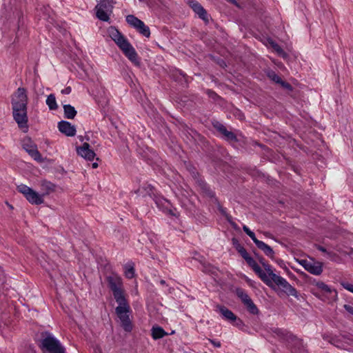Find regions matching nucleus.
Returning a JSON list of instances; mask_svg holds the SVG:
<instances>
[{
    "mask_svg": "<svg viewBox=\"0 0 353 353\" xmlns=\"http://www.w3.org/2000/svg\"><path fill=\"white\" fill-rule=\"evenodd\" d=\"M12 114L14 121L19 128H28L27 90L24 88H19L14 92L11 99Z\"/></svg>",
    "mask_w": 353,
    "mask_h": 353,
    "instance_id": "nucleus-1",
    "label": "nucleus"
},
{
    "mask_svg": "<svg viewBox=\"0 0 353 353\" xmlns=\"http://www.w3.org/2000/svg\"><path fill=\"white\" fill-rule=\"evenodd\" d=\"M254 254L259 262L262 265L264 270H265L266 272L265 273L266 274L267 276L273 284L274 288L272 289L276 290L275 285H277L281 288V292L288 296H293L296 298H298L299 293L296 288L292 286L285 279L274 273L272 267L266 262L265 259L262 256L259 255L256 252H254Z\"/></svg>",
    "mask_w": 353,
    "mask_h": 353,
    "instance_id": "nucleus-2",
    "label": "nucleus"
},
{
    "mask_svg": "<svg viewBox=\"0 0 353 353\" xmlns=\"http://www.w3.org/2000/svg\"><path fill=\"white\" fill-rule=\"evenodd\" d=\"M108 32L111 39L124 55L135 65H140L141 62L138 54L128 40L115 28L111 27Z\"/></svg>",
    "mask_w": 353,
    "mask_h": 353,
    "instance_id": "nucleus-3",
    "label": "nucleus"
},
{
    "mask_svg": "<svg viewBox=\"0 0 353 353\" xmlns=\"http://www.w3.org/2000/svg\"><path fill=\"white\" fill-rule=\"evenodd\" d=\"M232 245L240 254L241 257L246 261L249 267H250L254 273L261 279V281L265 283L268 287L274 288V285L271 281L267 276L264 271L258 265L256 261L248 254L245 248L242 246L239 240L236 238L232 239Z\"/></svg>",
    "mask_w": 353,
    "mask_h": 353,
    "instance_id": "nucleus-4",
    "label": "nucleus"
},
{
    "mask_svg": "<svg viewBox=\"0 0 353 353\" xmlns=\"http://www.w3.org/2000/svg\"><path fill=\"white\" fill-rule=\"evenodd\" d=\"M39 348L43 352L48 353H65V347L49 332H41V339L39 340Z\"/></svg>",
    "mask_w": 353,
    "mask_h": 353,
    "instance_id": "nucleus-5",
    "label": "nucleus"
},
{
    "mask_svg": "<svg viewBox=\"0 0 353 353\" xmlns=\"http://www.w3.org/2000/svg\"><path fill=\"white\" fill-rule=\"evenodd\" d=\"M108 288L112 291L116 302L127 299L123 289V280L117 274L112 273L105 277Z\"/></svg>",
    "mask_w": 353,
    "mask_h": 353,
    "instance_id": "nucleus-6",
    "label": "nucleus"
},
{
    "mask_svg": "<svg viewBox=\"0 0 353 353\" xmlns=\"http://www.w3.org/2000/svg\"><path fill=\"white\" fill-rule=\"evenodd\" d=\"M117 303L118 306L115 308V312L121 321V326L125 332H130L132 330L133 326L129 316L131 309L128 300L125 299L123 301H121Z\"/></svg>",
    "mask_w": 353,
    "mask_h": 353,
    "instance_id": "nucleus-7",
    "label": "nucleus"
},
{
    "mask_svg": "<svg viewBox=\"0 0 353 353\" xmlns=\"http://www.w3.org/2000/svg\"><path fill=\"white\" fill-rule=\"evenodd\" d=\"M17 190L19 192L23 194L28 201L32 205H38L44 203L41 193L39 194L26 185L21 184L17 186Z\"/></svg>",
    "mask_w": 353,
    "mask_h": 353,
    "instance_id": "nucleus-8",
    "label": "nucleus"
},
{
    "mask_svg": "<svg viewBox=\"0 0 353 353\" xmlns=\"http://www.w3.org/2000/svg\"><path fill=\"white\" fill-rule=\"evenodd\" d=\"M115 2L113 0H100L95 9L97 17L103 21L110 20V14L112 13Z\"/></svg>",
    "mask_w": 353,
    "mask_h": 353,
    "instance_id": "nucleus-9",
    "label": "nucleus"
},
{
    "mask_svg": "<svg viewBox=\"0 0 353 353\" xmlns=\"http://www.w3.org/2000/svg\"><path fill=\"white\" fill-rule=\"evenodd\" d=\"M127 23L134 28L139 34L149 38L150 37V28L146 26L143 21L138 19L133 14H129L126 17Z\"/></svg>",
    "mask_w": 353,
    "mask_h": 353,
    "instance_id": "nucleus-10",
    "label": "nucleus"
},
{
    "mask_svg": "<svg viewBox=\"0 0 353 353\" xmlns=\"http://www.w3.org/2000/svg\"><path fill=\"white\" fill-rule=\"evenodd\" d=\"M146 194L152 199L158 208L164 210L163 203L170 204V201L161 195L156 188L151 184H146L143 187Z\"/></svg>",
    "mask_w": 353,
    "mask_h": 353,
    "instance_id": "nucleus-11",
    "label": "nucleus"
},
{
    "mask_svg": "<svg viewBox=\"0 0 353 353\" xmlns=\"http://www.w3.org/2000/svg\"><path fill=\"white\" fill-rule=\"evenodd\" d=\"M305 270L314 275H320L323 272V263L311 259L310 261L303 259L299 261Z\"/></svg>",
    "mask_w": 353,
    "mask_h": 353,
    "instance_id": "nucleus-12",
    "label": "nucleus"
},
{
    "mask_svg": "<svg viewBox=\"0 0 353 353\" xmlns=\"http://www.w3.org/2000/svg\"><path fill=\"white\" fill-rule=\"evenodd\" d=\"M212 125L214 129L223 137L227 141L238 142L236 135L232 131L227 130L226 127L217 120H213Z\"/></svg>",
    "mask_w": 353,
    "mask_h": 353,
    "instance_id": "nucleus-13",
    "label": "nucleus"
},
{
    "mask_svg": "<svg viewBox=\"0 0 353 353\" xmlns=\"http://www.w3.org/2000/svg\"><path fill=\"white\" fill-rule=\"evenodd\" d=\"M185 3L205 23L209 22V16L205 9L196 0H185Z\"/></svg>",
    "mask_w": 353,
    "mask_h": 353,
    "instance_id": "nucleus-14",
    "label": "nucleus"
},
{
    "mask_svg": "<svg viewBox=\"0 0 353 353\" xmlns=\"http://www.w3.org/2000/svg\"><path fill=\"white\" fill-rule=\"evenodd\" d=\"M22 146L34 160L38 162L43 161L42 156L38 150L37 145L32 143L30 139L27 141H24Z\"/></svg>",
    "mask_w": 353,
    "mask_h": 353,
    "instance_id": "nucleus-15",
    "label": "nucleus"
},
{
    "mask_svg": "<svg viewBox=\"0 0 353 353\" xmlns=\"http://www.w3.org/2000/svg\"><path fill=\"white\" fill-rule=\"evenodd\" d=\"M197 260L199 261L202 265L201 271L203 272L210 274L214 278L219 276L220 271L218 268L205 261L203 256H199V259Z\"/></svg>",
    "mask_w": 353,
    "mask_h": 353,
    "instance_id": "nucleus-16",
    "label": "nucleus"
},
{
    "mask_svg": "<svg viewBox=\"0 0 353 353\" xmlns=\"http://www.w3.org/2000/svg\"><path fill=\"white\" fill-rule=\"evenodd\" d=\"M196 184L200 188L201 193L205 196H207L212 199V201H213L214 199L217 198L216 196L214 191L211 189L210 185L205 181V180L203 178L199 179L197 180V182H196Z\"/></svg>",
    "mask_w": 353,
    "mask_h": 353,
    "instance_id": "nucleus-17",
    "label": "nucleus"
},
{
    "mask_svg": "<svg viewBox=\"0 0 353 353\" xmlns=\"http://www.w3.org/2000/svg\"><path fill=\"white\" fill-rule=\"evenodd\" d=\"M77 152L79 155L88 161H92L96 156L95 152L90 149L88 143H84L82 146L77 147Z\"/></svg>",
    "mask_w": 353,
    "mask_h": 353,
    "instance_id": "nucleus-18",
    "label": "nucleus"
},
{
    "mask_svg": "<svg viewBox=\"0 0 353 353\" xmlns=\"http://www.w3.org/2000/svg\"><path fill=\"white\" fill-rule=\"evenodd\" d=\"M58 129L63 134L67 137H74L76 134V128L69 121H61L58 123Z\"/></svg>",
    "mask_w": 353,
    "mask_h": 353,
    "instance_id": "nucleus-19",
    "label": "nucleus"
},
{
    "mask_svg": "<svg viewBox=\"0 0 353 353\" xmlns=\"http://www.w3.org/2000/svg\"><path fill=\"white\" fill-rule=\"evenodd\" d=\"M292 353H307V351L303 345L302 341L292 335V339L288 342Z\"/></svg>",
    "mask_w": 353,
    "mask_h": 353,
    "instance_id": "nucleus-20",
    "label": "nucleus"
},
{
    "mask_svg": "<svg viewBox=\"0 0 353 353\" xmlns=\"http://www.w3.org/2000/svg\"><path fill=\"white\" fill-rule=\"evenodd\" d=\"M216 311L219 312L223 319L231 323L236 319V315L224 305H217Z\"/></svg>",
    "mask_w": 353,
    "mask_h": 353,
    "instance_id": "nucleus-21",
    "label": "nucleus"
},
{
    "mask_svg": "<svg viewBox=\"0 0 353 353\" xmlns=\"http://www.w3.org/2000/svg\"><path fill=\"white\" fill-rule=\"evenodd\" d=\"M170 77L172 79H173L174 81L179 83V84L182 85H188V77L186 74L180 70H174L170 72Z\"/></svg>",
    "mask_w": 353,
    "mask_h": 353,
    "instance_id": "nucleus-22",
    "label": "nucleus"
},
{
    "mask_svg": "<svg viewBox=\"0 0 353 353\" xmlns=\"http://www.w3.org/2000/svg\"><path fill=\"white\" fill-rule=\"evenodd\" d=\"M41 194L43 197L49 195L55 190V185L50 181H43L41 183Z\"/></svg>",
    "mask_w": 353,
    "mask_h": 353,
    "instance_id": "nucleus-23",
    "label": "nucleus"
},
{
    "mask_svg": "<svg viewBox=\"0 0 353 353\" xmlns=\"http://www.w3.org/2000/svg\"><path fill=\"white\" fill-rule=\"evenodd\" d=\"M256 245L259 249L262 250L267 256L271 259L274 258V251L270 245L262 241H259L256 242Z\"/></svg>",
    "mask_w": 353,
    "mask_h": 353,
    "instance_id": "nucleus-24",
    "label": "nucleus"
},
{
    "mask_svg": "<svg viewBox=\"0 0 353 353\" xmlns=\"http://www.w3.org/2000/svg\"><path fill=\"white\" fill-rule=\"evenodd\" d=\"M273 333H274L276 336L280 337L283 341L286 342H290V339H292V334L286 330H283L281 328H274L272 330Z\"/></svg>",
    "mask_w": 353,
    "mask_h": 353,
    "instance_id": "nucleus-25",
    "label": "nucleus"
},
{
    "mask_svg": "<svg viewBox=\"0 0 353 353\" xmlns=\"http://www.w3.org/2000/svg\"><path fill=\"white\" fill-rule=\"evenodd\" d=\"M152 336L154 340L162 339L163 337L168 336V333L166 332L160 326H153L152 330Z\"/></svg>",
    "mask_w": 353,
    "mask_h": 353,
    "instance_id": "nucleus-26",
    "label": "nucleus"
},
{
    "mask_svg": "<svg viewBox=\"0 0 353 353\" xmlns=\"http://www.w3.org/2000/svg\"><path fill=\"white\" fill-rule=\"evenodd\" d=\"M63 111L64 117L68 119H73L77 114V112L75 110V108L70 104H66L63 105Z\"/></svg>",
    "mask_w": 353,
    "mask_h": 353,
    "instance_id": "nucleus-27",
    "label": "nucleus"
},
{
    "mask_svg": "<svg viewBox=\"0 0 353 353\" xmlns=\"http://www.w3.org/2000/svg\"><path fill=\"white\" fill-rule=\"evenodd\" d=\"M124 274L126 278L132 279L135 275L134 263L132 261L124 265Z\"/></svg>",
    "mask_w": 353,
    "mask_h": 353,
    "instance_id": "nucleus-28",
    "label": "nucleus"
},
{
    "mask_svg": "<svg viewBox=\"0 0 353 353\" xmlns=\"http://www.w3.org/2000/svg\"><path fill=\"white\" fill-rule=\"evenodd\" d=\"M46 102L50 110H55L58 108L56 97L54 94L48 95Z\"/></svg>",
    "mask_w": 353,
    "mask_h": 353,
    "instance_id": "nucleus-29",
    "label": "nucleus"
},
{
    "mask_svg": "<svg viewBox=\"0 0 353 353\" xmlns=\"http://www.w3.org/2000/svg\"><path fill=\"white\" fill-rule=\"evenodd\" d=\"M236 294L241 300L243 304L251 300L249 295L242 288H236Z\"/></svg>",
    "mask_w": 353,
    "mask_h": 353,
    "instance_id": "nucleus-30",
    "label": "nucleus"
},
{
    "mask_svg": "<svg viewBox=\"0 0 353 353\" xmlns=\"http://www.w3.org/2000/svg\"><path fill=\"white\" fill-rule=\"evenodd\" d=\"M244 305L246 307L248 311L252 314H258L259 312V309L252 299L244 303Z\"/></svg>",
    "mask_w": 353,
    "mask_h": 353,
    "instance_id": "nucleus-31",
    "label": "nucleus"
},
{
    "mask_svg": "<svg viewBox=\"0 0 353 353\" xmlns=\"http://www.w3.org/2000/svg\"><path fill=\"white\" fill-rule=\"evenodd\" d=\"M267 77L272 81L279 84L282 79L274 71L268 70L267 72Z\"/></svg>",
    "mask_w": 353,
    "mask_h": 353,
    "instance_id": "nucleus-32",
    "label": "nucleus"
},
{
    "mask_svg": "<svg viewBox=\"0 0 353 353\" xmlns=\"http://www.w3.org/2000/svg\"><path fill=\"white\" fill-rule=\"evenodd\" d=\"M165 203H163V208L164 210H162L163 212L174 217H179V213L177 212L176 208H174L173 209L168 208L167 206L165 205Z\"/></svg>",
    "mask_w": 353,
    "mask_h": 353,
    "instance_id": "nucleus-33",
    "label": "nucleus"
},
{
    "mask_svg": "<svg viewBox=\"0 0 353 353\" xmlns=\"http://www.w3.org/2000/svg\"><path fill=\"white\" fill-rule=\"evenodd\" d=\"M316 287L321 290L325 293H332V291L330 288L322 281H318L316 283Z\"/></svg>",
    "mask_w": 353,
    "mask_h": 353,
    "instance_id": "nucleus-34",
    "label": "nucleus"
},
{
    "mask_svg": "<svg viewBox=\"0 0 353 353\" xmlns=\"http://www.w3.org/2000/svg\"><path fill=\"white\" fill-rule=\"evenodd\" d=\"M243 230L245 232V234H248L252 239V240L254 241L255 244L256 243V242L259 241L256 239L254 232L251 231L248 226L243 225Z\"/></svg>",
    "mask_w": 353,
    "mask_h": 353,
    "instance_id": "nucleus-35",
    "label": "nucleus"
},
{
    "mask_svg": "<svg viewBox=\"0 0 353 353\" xmlns=\"http://www.w3.org/2000/svg\"><path fill=\"white\" fill-rule=\"evenodd\" d=\"M232 324L242 331H245V325L243 321L236 316V319L233 321Z\"/></svg>",
    "mask_w": 353,
    "mask_h": 353,
    "instance_id": "nucleus-36",
    "label": "nucleus"
},
{
    "mask_svg": "<svg viewBox=\"0 0 353 353\" xmlns=\"http://www.w3.org/2000/svg\"><path fill=\"white\" fill-rule=\"evenodd\" d=\"M212 202L216 205L219 211L223 216H225L227 214H228L226 212L225 208H223L222 205H221L218 198L214 199V200Z\"/></svg>",
    "mask_w": 353,
    "mask_h": 353,
    "instance_id": "nucleus-37",
    "label": "nucleus"
},
{
    "mask_svg": "<svg viewBox=\"0 0 353 353\" xmlns=\"http://www.w3.org/2000/svg\"><path fill=\"white\" fill-rule=\"evenodd\" d=\"M189 171H190L192 176L193 177V179H194L195 183L197 182V180L199 179H202V177L199 175V172L196 171L195 168L191 167L189 169Z\"/></svg>",
    "mask_w": 353,
    "mask_h": 353,
    "instance_id": "nucleus-38",
    "label": "nucleus"
},
{
    "mask_svg": "<svg viewBox=\"0 0 353 353\" xmlns=\"http://www.w3.org/2000/svg\"><path fill=\"white\" fill-rule=\"evenodd\" d=\"M279 85H281V86L283 88L287 90L289 92L293 91L294 88L292 87V85L290 83H289L288 82L283 81V79H282V81H281Z\"/></svg>",
    "mask_w": 353,
    "mask_h": 353,
    "instance_id": "nucleus-39",
    "label": "nucleus"
},
{
    "mask_svg": "<svg viewBox=\"0 0 353 353\" xmlns=\"http://www.w3.org/2000/svg\"><path fill=\"white\" fill-rule=\"evenodd\" d=\"M205 93L210 98L214 99V101L219 98V96L212 90L207 89Z\"/></svg>",
    "mask_w": 353,
    "mask_h": 353,
    "instance_id": "nucleus-40",
    "label": "nucleus"
},
{
    "mask_svg": "<svg viewBox=\"0 0 353 353\" xmlns=\"http://www.w3.org/2000/svg\"><path fill=\"white\" fill-rule=\"evenodd\" d=\"M316 247L318 250L325 253L328 256V257H332V256L335 255V254H334L333 252H328L325 248L321 245H316Z\"/></svg>",
    "mask_w": 353,
    "mask_h": 353,
    "instance_id": "nucleus-41",
    "label": "nucleus"
},
{
    "mask_svg": "<svg viewBox=\"0 0 353 353\" xmlns=\"http://www.w3.org/2000/svg\"><path fill=\"white\" fill-rule=\"evenodd\" d=\"M341 285L345 288V290L351 292L353 293V285L348 283V282H343L341 283Z\"/></svg>",
    "mask_w": 353,
    "mask_h": 353,
    "instance_id": "nucleus-42",
    "label": "nucleus"
},
{
    "mask_svg": "<svg viewBox=\"0 0 353 353\" xmlns=\"http://www.w3.org/2000/svg\"><path fill=\"white\" fill-rule=\"evenodd\" d=\"M344 309L351 315L353 316V306L349 304H345L343 305Z\"/></svg>",
    "mask_w": 353,
    "mask_h": 353,
    "instance_id": "nucleus-43",
    "label": "nucleus"
},
{
    "mask_svg": "<svg viewBox=\"0 0 353 353\" xmlns=\"http://www.w3.org/2000/svg\"><path fill=\"white\" fill-rule=\"evenodd\" d=\"M216 63L223 68L227 66L225 61L222 59L219 58Z\"/></svg>",
    "mask_w": 353,
    "mask_h": 353,
    "instance_id": "nucleus-44",
    "label": "nucleus"
},
{
    "mask_svg": "<svg viewBox=\"0 0 353 353\" xmlns=\"http://www.w3.org/2000/svg\"><path fill=\"white\" fill-rule=\"evenodd\" d=\"M209 341L216 347H220L221 345L220 341H217L213 339H209Z\"/></svg>",
    "mask_w": 353,
    "mask_h": 353,
    "instance_id": "nucleus-45",
    "label": "nucleus"
},
{
    "mask_svg": "<svg viewBox=\"0 0 353 353\" xmlns=\"http://www.w3.org/2000/svg\"><path fill=\"white\" fill-rule=\"evenodd\" d=\"M71 88L70 87H67L65 88V89H63L61 92L63 94H69L70 92H71Z\"/></svg>",
    "mask_w": 353,
    "mask_h": 353,
    "instance_id": "nucleus-46",
    "label": "nucleus"
},
{
    "mask_svg": "<svg viewBox=\"0 0 353 353\" xmlns=\"http://www.w3.org/2000/svg\"><path fill=\"white\" fill-rule=\"evenodd\" d=\"M225 217L230 224L233 221L232 218L230 214H227Z\"/></svg>",
    "mask_w": 353,
    "mask_h": 353,
    "instance_id": "nucleus-47",
    "label": "nucleus"
},
{
    "mask_svg": "<svg viewBox=\"0 0 353 353\" xmlns=\"http://www.w3.org/2000/svg\"><path fill=\"white\" fill-rule=\"evenodd\" d=\"M230 225H231V226H232L234 229H235V230H236V229L238 228V225H237V224H236L235 222H234V221H232V222L230 223Z\"/></svg>",
    "mask_w": 353,
    "mask_h": 353,
    "instance_id": "nucleus-48",
    "label": "nucleus"
},
{
    "mask_svg": "<svg viewBox=\"0 0 353 353\" xmlns=\"http://www.w3.org/2000/svg\"><path fill=\"white\" fill-rule=\"evenodd\" d=\"M228 2L232 3V4H234V5H236L237 4V2L236 0H227Z\"/></svg>",
    "mask_w": 353,
    "mask_h": 353,
    "instance_id": "nucleus-49",
    "label": "nucleus"
},
{
    "mask_svg": "<svg viewBox=\"0 0 353 353\" xmlns=\"http://www.w3.org/2000/svg\"><path fill=\"white\" fill-rule=\"evenodd\" d=\"M92 167L93 168H97L98 167V163H96V162L93 163L92 165Z\"/></svg>",
    "mask_w": 353,
    "mask_h": 353,
    "instance_id": "nucleus-50",
    "label": "nucleus"
},
{
    "mask_svg": "<svg viewBox=\"0 0 353 353\" xmlns=\"http://www.w3.org/2000/svg\"><path fill=\"white\" fill-rule=\"evenodd\" d=\"M160 284H161V285H165V284H166L165 281V280L161 279V280L160 281Z\"/></svg>",
    "mask_w": 353,
    "mask_h": 353,
    "instance_id": "nucleus-51",
    "label": "nucleus"
},
{
    "mask_svg": "<svg viewBox=\"0 0 353 353\" xmlns=\"http://www.w3.org/2000/svg\"><path fill=\"white\" fill-rule=\"evenodd\" d=\"M313 294H314V295H316V296H319V294H318V293H317V292H313Z\"/></svg>",
    "mask_w": 353,
    "mask_h": 353,
    "instance_id": "nucleus-52",
    "label": "nucleus"
}]
</instances>
